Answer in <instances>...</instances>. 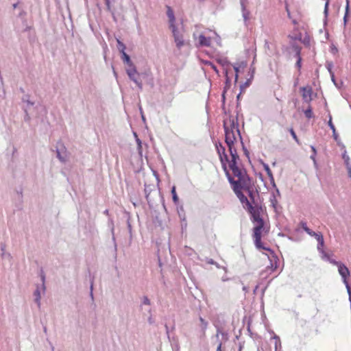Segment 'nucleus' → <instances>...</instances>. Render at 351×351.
<instances>
[{"mask_svg":"<svg viewBox=\"0 0 351 351\" xmlns=\"http://www.w3.org/2000/svg\"><path fill=\"white\" fill-rule=\"evenodd\" d=\"M223 128L225 141L228 147L231 159L228 158L225 147L221 144L219 145H216L217 153L222 167L232 185L234 192L241 202L244 209L247 210L253 205L243 193L242 191L247 192L250 198L254 199L252 182L245 170L237 165V161L239 158L237 152V145L239 143V141H241L237 117L229 115L223 120Z\"/></svg>","mask_w":351,"mask_h":351,"instance_id":"f257e3e1","label":"nucleus"},{"mask_svg":"<svg viewBox=\"0 0 351 351\" xmlns=\"http://www.w3.org/2000/svg\"><path fill=\"white\" fill-rule=\"evenodd\" d=\"M247 211L250 214L251 219L254 225L253 236L256 247L259 250L267 251L268 253L266 254L269 257V254H273V252L261 242V237L269 232V227L263 219V210L261 207L253 206Z\"/></svg>","mask_w":351,"mask_h":351,"instance_id":"f03ea898","label":"nucleus"},{"mask_svg":"<svg viewBox=\"0 0 351 351\" xmlns=\"http://www.w3.org/2000/svg\"><path fill=\"white\" fill-rule=\"evenodd\" d=\"M287 13L289 18L291 20L293 25H294V32L293 33L292 35H289V37L293 40L301 41L302 40V33L300 31V22H301L300 17V16L296 17V18L293 17L290 14L287 8Z\"/></svg>","mask_w":351,"mask_h":351,"instance_id":"7ed1b4c3","label":"nucleus"},{"mask_svg":"<svg viewBox=\"0 0 351 351\" xmlns=\"http://www.w3.org/2000/svg\"><path fill=\"white\" fill-rule=\"evenodd\" d=\"M328 262L338 268V272L341 277L343 282H346L350 276V272L347 266L341 261H337L333 258H330Z\"/></svg>","mask_w":351,"mask_h":351,"instance_id":"20e7f679","label":"nucleus"},{"mask_svg":"<svg viewBox=\"0 0 351 351\" xmlns=\"http://www.w3.org/2000/svg\"><path fill=\"white\" fill-rule=\"evenodd\" d=\"M291 49L295 53L294 58H295V59H296L295 67L298 69V71H300L302 67V58H301L302 47L300 45H299L297 43H292L291 44Z\"/></svg>","mask_w":351,"mask_h":351,"instance_id":"39448f33","label":"nucleus"},{"mask_svg":"<svg viewBox=\"0 0 351 351\" xmlns=\"http://www.w3.org/2000/svg\"><path fill=\"white\" fill-rule=\"evenodd\" d=\"M170 29H171L174 38V41L176 44L177 47L179 49L181 48L184 45V40L182 33L178 31L176 26L171 27Z\"/></svg>","mask_w":351,"mask_h":351,"instance_id":"423d86ee","label":"nucleus"},{"mask_svg":"<svg viewBox=\"0 0 351 351\" xmlns=\"http://www.w3.org/2000/svg\"><path fill=\"white\" fill-rule=\"evenodd\" d=\"M195 39H197L194 35ZM198 45L200 47H210L211 45L210 37L206 36L204 34H201L197 37Z\"/></svg>","mask_w":351,"mask_h":351,"instance_id":"0eeeda50","label":"nucleus"},{"mask_svg":"<svg viewBox=\"0 0 351 351\" xmlns=\"http://www.w3.org/2000/svg\"><path fill=\"white\" fill-rule=\"evenodd\" d=\"M324 247V242H320L317 243V249L321 255L322 259L326 261H328L331 258V257L330 255H329L328 253L325 252Z\"/></svg>","mask_w":351,"mask_h":351,"instance_id":"6e6552de","label":"nucleus"},{"mask_svg":"<svg viewBox=\"0 0 351 351\" xmlns=\"http://www.w3.org/2000/svg\"><path fill=\"white\" fill-rule=\"evenodd\" d=\"M167 15L169 19V28L175 27L176 18L171 7L167 6Z\"/></svg>","mask_w":351,"mask_h":351,"instance_id":"1a4fd4ad","label":"nucleus"},{"mask_svg":"<svg viewBox=\"0 0 351 351\" xmlns=\"http://www.w3.org/2000/svg\"><path fill=\"white\" fill-rule=\"evenodd\" d=\"M167 15L169 19V28L175 27L176 18L171 7L167 6Z\"/></svg>","mask_w":351,"mask_h":351,"instance_id":"9d476101","label":"nucleus"},{"mask_svg":"<svg viewBox=\"0 0 351 351\" xmlns=\"http://www.w3.org/2000/svg\"><path fill=\"white\" fill-rule=\"evenodd\" d=\"M247 66V63L241 62L234 65V69L235 71V82L238 80L239 73L243 70Z\"/></svg>","mask_w":351,"mask_h":351,"instance_id":"9b49d317","label":"nucleus"},{"mask_svg":"<svg viewBox=\"0 0 351 351\" xmlns=\"http://www.w3.org/2000/svg\"><path fill=\"white\" fill-rule=\"evenodd\" d=\"M302 97L304 100L306 102H309L312 100L311 95H312V89L311 88H302Z\"/></svg>","mask_w":351,"mask_h":351,"instance_id":"f8f14e48","label":"nucleus"},{"mask_svg":"<svg viewBox=\"0 0 351 351\" xmlns=\"http://www.w3.org/2000/svg\"><path fill=\"white\" fill-rule=\"evenodd\" d=\"M130 68L127 69V73L129 75L130 78L133 80L135 83H136L140 88H141V84L140 83H138L137 80L135 79V75L137 74V71L134 66H130Z\"/></svg>","mask_w":351,"mask_h":351,"instance_id":"ddd939ff","label":"nucleus"},{"mask_svg":"<svg viewBox=\"0 0 351 351\" xmlns=\"http://www.w3.org/2000/svg\"><path fill=\"white\" fill-rule=\"evenodd\" d=\"M122 58L124 62H126L129 66H132L130 56L125 53H122Z\"/></svg>","mask_w":351,"mask_h":351,"instance_id":"4468645a","label":"nucleus"},{"mask_svg":"<svg viewBox=\"0 0 351 351\" xmlns=\"http://www.w3.org/2000/svg\"><path fill=\"white\" fill-rule=\"evenodd\" d=\"M304 115L306 118L311 119L313 117V112L312 108L309 106L306 110H304Z\"/></svg>","mask_w":351,"mask_h":351,"instance_id":"2eb2a0df","label":"nucleus"},{"mask_svg":"<svg viewBox=\"0 0 351 351\" xmlns=\"http://www.w3.org/2000/svg\"><path fill=\"white\" fill-rule=\"evenodd\" d=\"M199 321L201 322V327L204 332H205V330L208 326V322L203 319L202 317H199Z\"/></svg>","mask_w":351,"mask_h":351,"instance_id":"dca6fc26","label":"nucleus"},{"mask_svg":"<svg viewBox=\"0 0 351 351\" xmlns=\"http://www.w3.org/2000/svg\"><path fill=\"white\" fill-rule=\"evenodd\" d=\"M349 3H350L349 0H346V12H345V15H344V17H343V20H344V23H345L347 21V17L348 16V13H349V10H350Z\"/></svg>","mask_w":351,"mask_h":351,"instance_id":"f3484780","label":"nucleus"},{"mask_svg":"<svg viewBox=\"0 0 351 351\" xmlns=\"http://www.w3.org/2000/svg\"><path fill=\"white\" fill-rule=\"evenodd\" d=\"M171 193H172V196H173V200L175 203H177L178 202V197L176 194V188L175 186H173L172 188V190H171Z\"/></svg>","mask_w":351,"mask_h":351,"instance_id":"a211bd4d","label":"nucleus"},{"mask_svg":"<svg viewBox=\"0 0 351 351\" xmlns=\"http://www.w3.org/2000/svg\"><path fill=\"white\" fill-rule=\"evenodd\" d=\"M34 295L36 297L35 300H36V303L38 305H40V291L38 289L34 291Z\"/></svg>","mask_w":351,"mask_h":351,"instance_id":"6ab92c4d","label":"nucleus"},{"mask_svg":"<svg viewBox=\"0 0 351 351\" xmlns=\"http://www.w3.org/2000/svg\"><path fill=\"white\" fill-rule=\"evenodd\" d=\"M315 239L317 241V243L320 242H324L323 234L320 232H318V234L316 235Z\"/></svg>","mask_w":351,"mask_h":351,"instance_id":"aec40b11","label":"nucleus"},{"mask_svg":"<svg viewBox=\"0 0 351 351\" xmlns=\"http://www.w3.org/2000/svg\"><path fill=\"white\" fill-rule=\"evenodd\" d=\"M118 42V48L121 53L125 52V46L123 43H122L120 40H117Z\"/></svg>","mask_w":351,"mask_h":351,"instance_id":"412c9836","label":"nucleus"},{"mask_svg":"<svg viewBox=\"0 0 351 351\" xmlns=\"http://www.w3.org/2000/svg\"><path fill=\"white\" fill-rule=\"evenodd\" d=\"M328 126L330 127V128L331 129V130L335 131V127L332 121V116L330 114H329V120H328Z\"/></svg>","mask_w":351,"mask_h":351,"instance_id":"4be33fe9","label":"nucleus"},{"mask_svg":"<svg viewBox=\"0 0 351 351\" xmlns=\"http://www.w3.org/2000/svg\"><path fill=\"white\" fill-rule=\"evenodd\" d=\"M328 6H329V0H326V1L325 3L324 11V15L326 17H327L328 14Z\"/></svg>","mask_w":351,"mask_h":351,"instance_id":"5701e85b","label":"nucleus"},{"mask_svg":"<svg viewBox=\"0 0 351 351\" xmlns=\"http://www.w3.org/2000/svg\"><path fill=\"white\" fill-rule=\"evenodd\" d=\"M326 68H327V69H328V71L330 74L333 73V71L332 70V69L333 67V64H332V62H327L326 64Z\"/></svg>","mask_w":351,"mask_h":351,"instance_id":"b1692460","label":"nucleus"},{"mask_svg":"<svg viewBox=\"0 0 351 351\" xmlns=\"http://www.w3.org/2000/svg\"><path fill=\"white\" fill-rule=\"evenodd\" d=\"M306 232L311 237H313L315 238L316 235L318 234V232H314L312 230H311L310 228L309 229H307Z\"/></svg>","mask_w":351,"mask_h":351,"instance_id":"393cba45","label":"nucleus"},{"mask_svg":"<svg viewBox=\"0 0 351 351\" xmlns=\"http://www.w3.org/2000/svg\"><path fill=\"white\" fill-rule=\"evenodd\" d=\"M300 227L306 232L307 229H309V228L307 226L306 222L302 221L300 223Z\"/></svg>","mask_w":351,"mask_h":351,"instance_id":"a878e982","label":"nucleus"},{"mask_svg":"<svg viewBox=\"0 0 351 351\" xmlns=\"http://www.w3.org/2000/svg\"><path fill=\"white\" fill-rule=\"evenodd\" d=\"M271 204H272V206L275 210V211L276 213H279V210H278V205H277V202L276 200L274 199L271 201Z\"/></svg>","mask_w":351,"mask_h":351,"instance_id":"bb28decb","label":"nucleus"},{"mask_svg":"<svg viewBox=\"0 0 351 351\" xmlns=\"http://www.w3.org/2000/svg\"><path fill=\"white\" fill-rule=\"evenodd\" d=\"M289 131H290V133H291V134L292 135L293 138L295 139V141L298 143H299L298 138V137H297V136H296V134H295V132L293 131V130L292 128H291V129L289 130Z\"/></svg>","mask_w":351,"mask_h":351,"instance_id":"cd10ccee","label":"nucleus"},{"mask_svg":"<svg viewBox=\"0 0 351 351\" xmlns=\"http://www.w3.org/2000/svg\"><path fill=\"white\" fill-rule=\"evenodd\" d=\"M330 52L333 54H336L338 52V49L334 45L330 46Z\"/></svg>","mask_w":351,"mask_h":351,"instance_id":"c85d7f7f","label":"nucleus"},{"mask_svg":"<svg viewBox=\"0 0 351 351\" xmlns=\"http://www.w3.org/2000/svg\"><path fill=\"white\" fill-rule=\"evenodd\" d=\"M143 304L145 305H149L150 301L147 296L143 297Z\"/></svg>","mask_w":351,"mask_h":351,"instance_id":"c756f323","label":"nucleus"},{"mask_svg":"<svg viewBox=\"0 0 351 351\" xmlns=\"http://www.w3.org/2000/svg\"><path fill=\"white\" fill-rule=\"evenodd\" d=\"M343 159L345 160V162H346V165H347V162L350 163L349 162L350 158H349V157L348 156H346V154H343Z\"/></svg>","mask_w":351,"mask_h":351,"instance_id":"7c9ffc66","label":"nucleus"},{"mask_svg":"<svg viewBox=\"0 0 351 351\" xmlns=\"http://www.w3.org/2000/svg\"><path fill=\"white\" fill-rule=\"evenodd\" d=\"M332 136L335 140L338 138V134L336 132V130L335 129V131H332Z\"/></svg>","mask_w":351,"mask_h":351,"instance_id":"2f4dec72","label":"nucleus"},{"mask_svg":"<svg viewBox=\"0 0 351 351\" xmlns=\"http://www.w3.org/2000/svg\"><path fill=\"white\" fill-rule=\"evenodd\" d=\"M316 155L317 154H315L313 153V154L310 156L311 159H312L315 163L316 162V160H315Z\"/></svg>","mask_w":351,"mask_h":351,"instance_id":"473e14b6","label":"nucleus"},{"mask_svg":"<svg viewBox=\"0 0 351 351\" xmlns=\"http://www.w3.org/2000/svg\"><path fill=\"white\" fill-rule=\"evenodd\" d=\"M311 150H312L313 153L315 154H317V151H316L315 147L313 145H311Z\"/></svg>","mask_w":351,"mask_h":351,"instance_id":"72a5a7b5","label":"nucleus"},{"mask_svg":"<svg viewBox=\"0 0 351 351\" xmlns=\"http://www.w3.org/2000/svg\"><path fill=\"white\" fill-rule=\"evenodd\" d=\"M330 77H331V80L335 84V75H334V73H330Z\"/></svg>","mask_w":351,"mask_h":351,"instance_id":"f704fd0d","label":"nucleus"},{"mask_svg":"<svg viewBox=\"0 0 351 351\" xmlns=\"http://www.w3.org/2000/svg\"><path fill=\"white\" fill-rule=\"evenodd\" d=\"M58 157L59 158V159L62 161H64V160L60 156V152H58Z\"/></svg>","mask_w":351,"mask_h":351,"instance_id":"c9c22d12","label":"nucleus"},{"mask_svg":"<svg viewBox=\"0 0 351 351\" xmlns=\"http://www.w3.org/2000/svg\"><path fill=\"white\" fill-rule=\"evenodd\" d=\"M221 343H220L217 347V351H221Z\"/></svg>","mask_w":351,"mask_h":351,"instance_id":"e433bc0d","label":"nucleus"},{"mask_svg":"<svg viewBox=\"0 0 351 351\" xmlns=\"http://www.w3.org/2000/svg\"><path fill=\"white\" fill-rule=\"evenodd\" d=\"M212 68L213 69V70H215V71L216 73H218V70L217 69L216 66L215 65H212Z\"/></svg>","mask_w":351,"mask_h":351,"instance_id":"4c0bfd02","label":"nucleus"},{"mask_svg":"<svg viewBox=\"0 0 351 351\" xmlns=\"http://www.w3.org/2000/svg\"><path fill=\"white\" fill-rule=\"evenodd\" d=\"M107 6H109L110 2L109 0H106Z\"/></svg>","mask_w":351,"mask_h":351,"instance_id":"58836bf2","label":"nucleus"},{"mask_svg":"<svg viewBox=\"0 0 351 351\" xmlns=\"http://www.w3.org/2000/svg\"><path fill=\"white\" fill-rule=\"evenodd\" d=\"M16 5H16V3H14V4L13 5V8H16Z\"/></svg>","mask_w":351,"mask_h":351,"instance_id":"ea45409f","label":"nucleus"}]
</instances>
